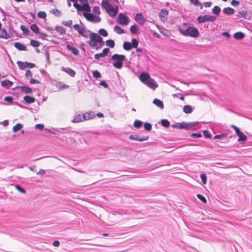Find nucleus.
Returning <instances> with one entry per match:
<instances>
[{"label":"nucleus","instance_id":"15","mask_svg":"<svg viewBox=\"0 0 252 252\" xmlns=\"http://www.w3.org/2000/svg\"><path fill=\"white\" fill-rule=\"evenodd\" d=\"M0 84L3 87L6 89H9L13 84V82L9 80L5 79L1 81Z\"/></svg>","mask_w":252,"mask_h":252},{"label":"nucleus","instance_id":"55","mask_svg":"<svg viewBox=\"0 0 252 252\" xmlns=\"http://www.w3.org/2000/svg\"><path fill=\"white\" fill-rule=\"evenodd\" d=\"M197 22L199 23H202L205 22V19L204 15V16H202V15L199 16L197 17Z\"/></svg>","mask_w":252,"mask_h":252},{"label":"nucleus","instance_id":"50","mask_svg":"<svg viewBox=\"0 0 252 252\" xmlns=\"http://www.w3.org/2000/svg\"><path fill=\"white\" fill-rule=\"evenodd\" d=\"M197 197L204 203H207V200L205 197L200 194H197L196 195Z\"/></svg>","mask_w":252,"mask_h":252},{"label":"nucleus","instance_id":"46","mask_svg":"<svg viewBox=\"0 0 252 252\" xmlns=\"http://www.w3.org/2000/svg\"><path fill=\"white\" fill-rule=\"evenodd\" d=\"M98 33L99 34H100L101 35L104 36V37H106L108 36V32H107L106 30H105L104 29H100L99 31H98Z\"/></svg>","mask_w":252,"mask_h":252},{"label":"nucleus","instance_id":"14","mask_svg":"<svg viewBox=\"0 0 252 252\" xmlns=\"http://www.w3.org/2000/svg\"><path fill=\"white\" fill-rule=\"evenodd\" d=\"M150 78H151L150 74L146 72L141 73L139 76L140 81L144 84Z\"/></svg>","mask_w":252,"mask_h":252},{"label":"nucleus","instance_id":"56","mask_svg":"<svg viewBox=\"0 0 252 252\" xmlns=\"http://www.w3.org/2000/svg\"><path fill=\"white\" fill-rule=\"evenodd\" d=\"M24 100L27 103H32V96L26 95L24 97Z\"/></svg>","mask_w":252,"mask_h":252},{"label":"nucleus","instance_id":"31","mask_svg":"<svg viewBox=\"0 0 252 252\" xmlns=\"http://www.w3.org/2000/svg\"><path fill=\"white\" fill-rule=\"evenodd\" d=\"M32 104L34 108H32V113L33 112V110L35 112H37L39 110V101L38 100H36L34 97H32Z\"/></svg>","mask_w":252,"mask_h":252},{"label":"nucleus","instance_id":"12","mask_svg":"<svg viewBox=\"0 0 252 252\" xmlns=\"http://www.w3.org/2000/svg\"><path fill=\"white\" fill-rule=\"evenodd\" d=\"M135 20L137 23L141 25H143L145 22V19L141 13H138L136 14L135 16Z\"/></svg>","mask_w":252,"mask_h":252},{"label":"nucleus","instance_id":"30","mask_svg":"<svg viewBox=\"0 0 252 252\" xmlns=\"http://www.w3.org/2000/svg\"><path fill=\"white\" fill-rule=\"evenodd\" d=\"M183 110L186 114H190L192 113L193 109L190 105H187L184 106Z\"/></svg>","mask_w":252,"mask_h":252},{"label":"nucleus","instance_id":"20","mask_svg":"<svg viewBox=\"0 0 252 252\" xmlns=\"http://www.w3.org/2000/svg\"><path fill=\"white\" fill-rule=\"evenodd\" d=\"M66 48L67 50L71 51L72 53L75 56H77L79 54V51L78 49L74 47L71 46L69 44H67Z\"/></svg>","mask_w":252,"mask_h":252},{"label":"nucleus","instance_id":"44","mask_svg":"<svg viewBox=\"0 0 252 252\" xmlns=\"http://www.w3.org/2000/svg\"><path fill=\"white\" fill-rule=\"evenodd\" d=\"M143 123L140 120H135L133 123V126L137 128H139L142 126Z\"/></svg>","mask_w":252,"mask_h":252},{"label":"nucleus","instance_id":"53","mask_svg":"<svg viewBox=\"0 0 252 252\" xmlns=\"http://www.w3.org/2000/svg\"><path fill=\"white\" fill-rule=\"evenodd\" d=\"M245 14H247V11L242 10L239 12L238 14L237 15V17L238 18H244Z\"/></svg>","mask_w":252,"mask_h":252},{"label":"nucleus","instance_id":"45","mask_svg":"<svg viewBox=\"0 0 252 252\" xmlns=\"http://www.w3.org/2000/svg\"><path fill=\"white\" fill-rule=\"evenodd\" d=\"M190 1L191 3H192L195 6H199L200 5V9H202L203 8V6L202 4L199 2L198 0H190Z\"/></svg>","mask_w":252,"mask_h":252},{"label":"nucleus","instance_id":"38","mask_svg":"<svg viewBox=\"0 0 252 252\" xmlns=\"http://www.w3.org/2000/svg\"><path fill=\"white\" fill-rule=\"evenodd\" d=\"M168 14V11L165 9H161L159 13V17L160 18H164Z\"/></svg>","mask_w":252,"mask_h":252},{"label":"nucleus","instance_id":"26","mask_svg":"<svg viewBox=\"0 0 252 252\" xmlns=\"http://www.w3.org/2000/svg\"><path fill=\"white\" fill-rule=\"evenodd\" d=\"M199 124L198 122H193L190 123L185 122L186 129H191L192 127L197 126Z\"/></svg>","mask_w":252,"mask_h":252},{"label":"nucleus","instance_id":"27","mask_svg":"<svg viewBox=\"0 0 252 252\" xmlns=\"http://www.w3.org/2000/svg\"><path fill=\"white\" fill-rule=\"evenodd\" d=\"M204 16L205 22L209 21L213 22L217 20V17L216 16L205 14Z\"/></svg>","mask_w":252,"mask_h":252},{"label":"nucleus","instance_id":"8","mask_svg":"<svg viewBox=\"0 0 252 252\" xmlns=\"http://www.w3.org/2000/svg\"><path fill=\"white\" fill-rule=\"evenodd\" d=\"M145 84L154 90L158 87V84L155 80L152 78H150V79L145 83Z\"/></svg>","mask_w":252,"mask_h":252},{"label":"nucleus","instance_id":"61","mask_svg":"<svg viewBox=\"0 0 252 252\" xmlns=\"http://www.w3.org/2000/svg\"><path fill=\"white\" fill-rule=\"evenodd\" d=\"M73 6L75 8H76L78 11H80L81 9V7H82V5H81L80 4H78L77 2V0L75 1H73Z\"/></svg>","mask_w":252,"mask_h":252},{"label":"nucleus","instance_id":"2","mask_svg":"<svg viewBox=\"0 0 252 252\" xmlns=\"http://www.w3.org/2000/svg\"><path fill=\"white\" fill-rule=\"evenodd\" d=\"M114 62L113 65L117 69H121L123 67V62L126 60V57L124 55H119L118 54H114L111 58Z\"/></svg>","mask_w":252,"mask_h":252},{"label":"nucleus","instance_id":"1","mask_svg":"<svg viewBox=\"0 0 252 252\" xmlns=\"http://www.w3.org/2000/svg\"><path fill=\"white\" fill-rule=\"evenodd\" d=\"M101 6L102 8L104 9L107 13L112 17H115L118 13V6H116L115 7H114L113 5L109 3V0H103L101 3Z\"/></svg>","mask_w":252,"mask_h":252},{"label":"nucleus","instance_id":"9","mask_svg":"<svg viewBox=\"0 0 252 252\" xmlns=\"http://www.w3.org/2000/svg\"><path fill=\"white\" fill-rule=\"evenodd\" d=\"M149 138V136H143L142 137H140L137 134H131L129 136V139L130 140H136L139 141H144L147 140Z\"/></svg>","mask_w":252,"mask_h":252},{"label":"nucleus","instance_id":"52","mask_svg":"<svg viewBox=\"0 0 252 252\" xmlns=\"http://www.w3.org/2000/svg\"><path fill=\"white\" fill-rule=\"evenodd\" d=\"M144 129L147 131H151L152 129V125L149 123H145L144 125Z\"/></svg>","mask_w":252,"mask_h":252},{"label":"nucleus","instance_id":"34","mask_svg":"<svg viewBox=\"0 0 252 252\" xmlns=\"http://www.w3.org/2000/svg\"><path fill=\"white\" fill-rule=\"evenodd\" d=\"M81 10L86 11L85 12H90L91 11V7L89 5V2L83 3L82 5Z\"/></svg>","mask_w":252,"mask_h":252},{"label":"nucleus","instance_id":"40","mask_svg":"<svg viewBox=\"0 0 252 252\" xmlns=\"http://www.w3.org/2000/svg\"><path fill=\"white\" fill-rule=\"evenodd\" d=\"M23 125L20 123H18L13 127L12 130L14 132H16L21 129Z\"/></svg>","mask_w":252,"mask_h":252},{"label":"nucleus","instance_id":"35","mask_svg":"<svg viewBox=\"0 0 252 252\" xmlns=\"http://www.w3.org/2000/svg\"><path fill=\"white\" fill-rule=\"evenodd\" d=\"M123 48L126 51L130 50L132 48L131 43L128 41L124 42L123 44Z\"/></svg>","mask_w":252,"mask_h":252},{"label":"nucleus","instance_id":"23","mask_svg":"<svg viewBox=\"0 0 252 252\" xmlns=\"http://www.w3.org/2000/svg\"><path fill=\"white\" fill-rule=\"evenodd\" d=\"M0 37L7 39L10 37L9 35L7 33L6 30L3 28L2 29H1V30L0 31Z\"/></svg>","mask_w":252,"mask_h":252},{"label":"nucleus","instance_id":"24","mask_svg":"<svg viewBox=\"0 0 252 252\" xmlns=\"http://www.w3.org/2000/svg\"><path fill=\"white\" fill-rule=\"evenodd\" d=\"M153 103L158 107H159L161 109H163L164 108L163 102L160 99L155 98L153 100Z\"/></svg>","mask_w":252,"mask_h":252},{"label":"nucleus","instance_id":"19","mask_svg":"<svg viewBox=\"0 0 252 252\" xmlns=\"http://www.w3.org/2000/svg\"><path fill=\"white\" fill-rule=\"evenodd\" d=\"M14 47L18 49L20 51H26L27 50V47L24 45L20 42H16L14 44Z\"/></svg>","mask_w":252,"mask_h":252},{"label":"nucleus","instance_id":"6","mask_svg":"<svg viewBox=\"0 0 252 252\" xmlns=\"http://www.w3.org/2000/svg\"><path fill=\"white\" fill-rule=\"evenodd\" d=\"M80 22L82 27H81V31H78V33L84 37L88 38L91 32L85 27L81 20H80Z\"/></svg>","mask_w":252,"mask_h":252},{"label":"nucleus","instance_id":"11","mask_svg":"<svg viewBox=\"0 0 252 252\" xmlns=\"http://www.w3.org/2000/svg\"><path fill=\"white\" fill-rule=\"evenodd\" d=\"M95 117V114L93 111H90L83 114V118L85 121L94 119Z\"/></svg>","mask_w":252,"mask_h":252},{"label":"nucleus","instance_id":"4","mask_svg":"<svg viewBox=\"0 0 252 252\" xmlns=\"http://www.w3.org/2000/svg\"><path fill=\"white\" fill-rule=\"evenodd\" d=\"M118 22L121 25L126 26L129 21L128 17L125 14L120 13L118 17Z\"/></svg>","mask_w":252,"mask_h":252},{"label":"nucleus","instance_id":"48","mask_svg":"<svg viewBox=\"0 0 252 252\" xmlns=\"http://www.w3.org/2000/svg\"><path fill=\"white\" fill-rule=\"evenodd\" d=\"M131 45L132 48H137L138 45V41L135 38H132Z\"/></svg>","mask_w":252,"mask_h":252},{"label":"nucleus","instance_id":"63","mask_svg":"<svg viewBox=\"0 0 252 252\" xmlns=\"http://www.w3.org/2000/svg\"><path fill=\"white\" fill-rule=\"evenodd\" d=\"M20 28L21 30L23 31V33L25 34L29 33V30L24 25H22Z\"/></svg>","mask_w":252,"mask_h":252},{"label":"nucleus","instance_id":"32","mask_svg":"<svg viewBox=\"0 0 252 252\" xmlns=\"http://www.w3.org/2000/svg\"><path fill=\"white\" fill-rule=\"evenodd\" d=\"M130 32L133 34H137L139 32V30L136 25L134 24L131 26L129 29Z\"/></svg>","mask_w":252,"mask_h":252},{"label":"nucleus","instance_id":"5","mask_svg":"<svg viewBox=\"0 0 252 252\" xmlns=\"http://www.w3.org/2000/svg\"><path fill=\"white\" fill-rule=\"evenodd\" d=\"M92 35L94 36L95 42L99 44V45L95 48V49L98 50L101 48L104 45V42L103 41L102 37L98 34L94 32L92 33Z\"/></svg>","mask_w":252,"mask_h":252},{"label":"nucleus","instance_id":"41","mask_svg":"<svg viewBox=\"0 0 252 252\" xmlns=\"http://www.w3.org/2000/svg\"><path fill=\"white\" fill-rule=\"evenodd\" d=\"M228 134L226 133H222L220 134L216 135L214 137V139H222V138H226L227 137Z\"/></svg>","mask_w":252,"mask_h":252},{"label":"nucleus","instance_id":"28","mask_svg":"<svg viewBox=\"0 0 252 252\" xmlns=\"http://www.w3.org/2000/svg\"><path fill=\"white\" fill-rule=\"evenodd\" d=\"M237 135L238 136L239 138L237 140L239 142H244L246 141L247 140V136L242 131L238 133Z\"/></svg>","mask_w":252,"mask_h":252},{"label":"nucleus","instance_id":"64","mask_svg":"<svg viewBox=\"0 0 252 252\" xmlns=\"http://www.w3.org/2000/svg\"><path fill=\"white\" fill-rule=\"evenodd\" d=\"M109 52H110L109 48H105L103 49V50H102V52H101V54L103 55L104 57H105V56H106L108 55V54L109 53Z\"/></svg>","mask_w":252,"mask_h":252},{"label":"nucleus","instance_id":"47","mask_svg":"<svg viewBox=\"0 0 252 252\" xmlns=\"http://www.w3.org/2000/svg\"><path fill=\"white\" fill-rule=\"evenodd\" d=\"M15 188L20 192L23 193H26V190L25 189H24L23 187H21L20 185H15Z\"/></svg>","mask_w":252,"mask_h":252},{"label":"nucleus","instance_id":"16","mask_svg":"<svg viewBox=\"0 0 252 252\" xmlns=\"http://www.w3.org/2000/svg\"><path fill=\"white\" fill-rule=\"evenodd\" d=\"M83 16L86 18V19L91 22H94V19L95 17V15L93 13H91L90 12H84Z\"/></svg>","mask_w":252,"mask_h":252},{"label":"nucleus","instance_id":"58","mask_svg":"<svg viewBox=\"0 0 252 252\" xmlns=\"http://www.w3.org/2000/svg\"><path fill=\"white\" fill-rule=\"evenodd\" d=\"M45 55L46 56L47 63L48 64H50L51 63V62L50 60V54H49V51H48V50L46 51L45 53Z\"/></svg>","mask_w":252,"mask_h":252},{"label":"nucleus","instance_id":"37","mask_svg":"<svg viewBox=\"0 0 252 252\" xmlns=\"http://www.w3.org/2000/svg\"><path fill=\"white\" fill-rule=\"evenodd\" d=\"M114 30L116 33L119 34L125 33V31L118 25H116L114 27Z\"/></svg>","mask_w":252,"mask_h":252},{"label":"nucleus","instance_id":"25","mask_svg":"<svg viewBox=\"0 0 252 252\" xmlns=\"http://www.w3.org/2000/svg\"><path fill=\"white\" fill-rule=\"evenodd\" d=\"M70 129V127L66 128H59V129H56V131L59 133L70 134L72 132Z\"/></svg>","mask_w":252,"mask_h":252},{"label":"nucleus","instance_id":"13","mask_svg":"<svg viewBox=\"0 0 252 252\" xmlns=\"http://www.w3.org/2000/svg\"><path fill=\"white\" fill-rule=\"evenodd\" d=\"M61 70L66 72L67 74H68L69 76H70L72 77H74L75 76V71L70 67H65L64 66H62L61 67Z\"/></svg>","mask_w":252,"mask_h":252},{"label":"nucleus","instance_id":"49","mask_svg":"<svg viewBox=\"0 0 252 252\" xmlns=\"http://www.w3.org/2000/svg\"><path fill=\"white\" fill-rule=\"evenodd\" d=\"M62 24L65 26H66L68 27H71V26L72 24V21L71 20H68L66 21H62Z\"/></svg>","mask_w":252,"mask_h":252},{"label":"nucleus","instance_id":"7","mask_svg":"<svg viewBox=\"0 0 252 252\" xmlns=\"http://www.w3.org/2000/svg\"><path fill=\"white\" fill-rule=\"evenodd\" d=\"M17 64L20 70H24L27 68H32V63L28 62H23L22 61H18Z\"/></svg>","mask_w":252,"mask_h":252},{"label":"nucleus","instance_id":"51","mask_svg":"<svg viewBox=\"0 0 252 252\" xmlns=\"http://www.w3.org/2000/svg\"><path fill=\"white\" fill-rule=\"evenodd\" d=\"M93 76L96 78H99L101 77L100 73L98 70H94L93 71Z\"/></svg>","mask_w":252,"mask_h":252},{"label":"nucleus","instance_id":"29","mask_svg":"<svg viewBox=\"0 0 252 252\" xmlns=\"http://www.w3.org/2000/svg\"><path fill=\"white\" fill-rule=\"evenodd\" d=\"M17 87L21 89L22 92H24L26 94L32 93V88L29 87L23 86H18Z\"/></svg>","mask_w":252,"mask_h":252},{"label":"nucleus","instance_id":"3","mask_svg":"<svg viewBox=\"0 0 252 252\" xmlns=\"http://www.w3.org/2000/svg\"><path fill=\"white\" fill-rule=\"evenodd\" d=\"M181 33L185 36H190L192 37H197L199 35V32L197 29L193 27H189L186 30L180 29Z\"/></svg>","mask_w":252,"mask_h":252},{"label":"nucleus","instance_id":"43","mask_svg":"<svg viewBox=\"0 0 252 252\" xmlns=\"http://www.w3.org/2000/svg\"><path fill=\"white\" fill-rule=\"evenodd\" d=\"M50 12L56 17H60L61 15V11L57 9H53L50 11Z\"/></svg>","mask_w":252,"mask_h":252},{"label":"nucleus","instance_id":"17","mask_svg":"<svg viewBox=\"0 0 252 252\" xmlns=\"http://www.w3.org/2000/svg\"><path fill=\"white\" fill-rule=\"evenodd\" d=\"M222 12L225 15H232L234 13L235 10L230 7H227L223 9Z\"/></svg>","mask_w":252,"mask_h":252},{"label":"nucleus","instance_id":"18","mask_svg":"<svg viewBox=\"0 0 252 252\" xmlns=\"http://www.w3.org/2000/svg\"><path fill=\"white\" fill-rule=\"evenodd\" d=\"M83 120V115H81L80 114H76L74 115L73 120H72L71 122L74 123H77L84 121V120Z\"/></svg>","mask_w":252,"mask_h":252},{"label":"nucleus","instance_id":"39","mask_svg":"<svg viewBox=\"0 0 252 252\" xmlns=\"http://www.w3.org/2000/svg\"><path fill=\"white\" fill-rule=\"evenodd\" d=\"M160 123L161 125L165 127H168L170 126V122L167 119L161 120Z\"/></svg>","mask_w":252,"mask_h":252},{"label":"nucleus","instance_id":"42","mask_svg":"<svg viewBox=\"0 0 252 252\" xmlns=\"http://www.w3.org/2000/svg\"><path fill=\"white\" fill-rule=\"evenodd\" d=\"M106 45L110 48H114L115 44L113 40L108 39L106 41Z\"/></svg>","mask_w":252,"mask_h":252},{"label":"nucleus","instance_id":"62","mask_svg":"<svg viewBox=\"0 0 252 252\" xmlns=\"http://www.w3.org/2000/svg\"><path fill=\"white\" fill-rule=\"evenodd\" d=\"M37 16L38 17L40 18H45L46 16V14L44 11H39L38 14Z\"/></svg>","mask_w":252,"mask_h":252},{"label":"nucleus","instance_id":"60","mask_svg":"<svg viewBox=\"0 0 252 252\" xmlns=\"http://www.w3.org/2000/svg\"><path fill=\"white\" fill-rule=\"evenodd\" d=\"M200 178L203 184H206L207 182V177L205 174H201L200 175Z\"/></svg>","mask_w":252,"mask_h":252},{"label":"nucleus","instance_id":"36","mask_svg":"<svg viewBox=\"0 0 252 252\" xmlns=\"http://www.w3.org/2000/svg\"><path fill=\"white\" fill-rule=\"evenodd\" d=\"M212 11L215 15H219L221 11V9L219 6L216 5L213 8Z\"/></svg>","mask_w":252,"mask_h":252},{"label":"nucleus","instance_id":"21","mask_svg":"<svg viewBox=\"0 0 252 252\" xmlns=\"http://www.w3.org/2000/svg\"><path fill=\"white\" fill-rule=\"evenodd\" d=\"M55 85L60 90H64L69 88L68 85L63 84L61 82H56Z\"/></svg>","mask_w":252,"mask_h":252},{"label":"nucleus","instance_id":"10","mask_svg":"<svg viewBox=\"0 0 252 252\" xmlns=\"http://www.w3.org/2000/svg\"><path fill=\"white\" fill-rule=\"evenodd\" d=\"M92 33H93V32H90V34H89V37L90 39L89 41H87V43L88 44L89 46L92 48H94L95 49V48L97 47V43L95 42L94 39L95 38L94 37V35H92Z\"/></svg>","mask_w":252,"mask_h":252},{"label":"nucleus","instance_id":"22","mask_svg":"<svg viewBox=\"0 0 252 252\" xmlns=\"http://www.w3.org/2000/svg\"><path fill=\"white\" fill-rule=\"evenodd\" d=\"M233 37L237 40H241L245 37V34L241 32H238L233 34Z\"/></svg>","mask_w":252,"mask_h":252},{"label":"nucleus","instance_id":"33","mask_svg":"<svg viewBox=\"0 0 252 252\" xmlns=\"http://www.w3.org/2000/svg\"><path fill=\"white\" fill-rule=\"evenodd\" d=\"M55 29L62 35H65L66 34L65 29L62 26H57L55 28Z\"/></svg>","mask_w":252,"mask_h":252},{"label":"nucleus","instance_id":"59","mask_svg":"<svg viewBox=\"0 0 252 252\" xmlns=\"http://www.w3.org/2000/svg\"><path fill=\"white\" fill-rule=\"evenodd\" d=\"M203 134L204 137L206 138H210L212 137V134L207 130L203 131Z\"/></svg>","mask_w":252,"mask_h":252},{"label":"nucleus","instance_id":"57","mask_svg":"<svg viewBox=\"0 0 252 252\" xmlns=\"http://www.w3.org/2000/svg\"><path fill=\"white\" fill-rule=\"evenodd\" d=\"M177 128L186 129L185 122L177 123Z\"/></svg>","mask_w":252,"mask_h":252},{"label":"nucleus","instance_id":"54","mask_svg":"<svg viewBox=\"0 0 252 252\" xmlns=\"http://www.w3.org/2000/svg\"><path fill=\"white\" fill-rule=\"evenodd\" d=\"M39 32V29L38 26L35 24H32V32L38 33Z\"/></svg>","mask_w":252,"mask_h":252}]
</instances>
